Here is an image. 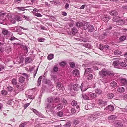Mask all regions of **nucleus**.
Returning a JSON list of instances; mask_svg holds the SVG:
<instances>
[{"label":"nucleus","instance_id":"50","mask_svg":"<svg viewBox=\"0 0 127 127\" xmlns=\"http://www.w3.org/2000/svg\"><path fill=\"white\" fill-rule=\"evenodd\" d=\"M71 125L70 122H67L65 125V127H69Z\"/></svg>","mask_w":127,"mask_h":127},{"label":"nucleus","instance_id":"10","mask_svg":"<svg viewBox=\"0 0 127 127\" xmlns=\"http://www.w3.org/2000/svg\"><path fill=\"white\" fill-rule=\"evenodd\" d=\"M125 22L124 20L120 19L118 20L117 23L119 25H122L124 24Z\"/></svg>","mask_w":127,"mask_h":127},{"label":"nucleus","instance_id":"11","mask_svg":"<svg viewBox=\"0 0 127 127\" xmlns=\"http://www.w3.org/2000/svg\"><path fill=\"white\" fill-rule=\"evenodd\" d=\"M84 84L82 83L80 86V89L82 91H84L87 90L88 88L85 87Z\"/></svg>","mask_w":127,"mask_h":127},{"label":"nucleus","instance_id":"26","mask_svg":"<svg viewBox=\"0 0 127 127\" xmlns=\"http://www.w3.org/2000/svg\"><path fill=\"white\" fill-rule=\"evenodd\" d=\"M92 69L90 68H88L85 69V72L86 73H91L92 71Z\"/></svg>","mask_w":127,"mask_h":127},{"label":"nucleus","instance_id":"12","mask_svg":"<svg viewBox=\"0 0 127 127\" xmlns=\"http://www.w3.org/2000/svg\"><path fill=\"white\" fill-rule=\"evenodd\" d=\"M122 54V52L120 51L116 50L114 51V54L115 56H119Z\"/></svg>","mask_w":127,"mask_h":127},{"label":"nucleus","instance_id":"19","mask_svg":"<svg viewBox=\"0 0 127 127\" xmlns=\"http://www.w3.org/2000/svg\"><path fill=\"white\" fill-rule=\"evenodd\" d=\"M76 26L79 28H81L83 27V24L82 23L80 22H79L76 23Z\"/></svg>","mask_w":127,"mask_h":127},{"label":"nucleus","instance_id":"7","mask_svg":"<svg viewBox=\"0 0 127 127\" xmlns=\"http://www.w3.org/2000/svg\"><path fill=\"white\" fill-rule=\"evenodd\" d=\"M23 60V58H17L15 59L14 62L16 61V64H20L22 62Z\"/></svg>","mask_w":127,"mask_h":127},{"label":"nucleus","instance_id":"36","mask_svg":"<svg viewBox=\"0 0 127 127\" xmlns=\"http://www.w3.org/2000/svg\"><path fill=\"white\" fill-rule=\"evenodd\" d=\"M53 98L52 97H48L47 99V101L49 102V103H52L53 101Z\"/></svg>","mask_w":127,"mask_h":127},{"label":"nucleus","instance_id":"22","mask_svg":"<svg viewBox=\"0 0 127 127\" xmlns=\"http://www.w3.org/2000/svg\"><path fill=\"white\" fill-rule=\"evenodd\" d=\"M2 33L4 35H7L9 34V33L8 31L5 29H4L2 30Z\"/></svg>","mask_w":127,"mask_h":127},{"label":"nucleus","instance_id":"1","mask_svg":"<svg viewBox=\"0 0 127 127\" xmlns=\"http://www.w3.org/2000/svg\"><path fill=\"white\" fill-rule=\"evenodd\" d=\"M10 15L6 13H2L0 14V20H1L2 22L1 23L4 25H6L8 18V19L10 17Z\"/></svg>","mask_w":127,"mask_h":127},{"label":"nucleus","instance_id":"46","mask_svg":"<svg viewBox=\"0 0 127 127\" xmlns=\"http://www.w3.org/2000/svg\"><path fill=\"white\" fill-rule=\"evenodd\" d=\"M77 104V102L75 100L73 101L71 103V104L72 106H76Z\"/></svg>","mask_w":127,"mask_h":127},{"label":"nucleus","instance_id":"63","mask_svg":"<svg viewBox=\"0 0 127 127\" xmlns=\"http://www.w3.org/2000/svg\"><path fill=\"white\" fill-rule=\"evenodd\" d=\"M93 117H94V120H95L96 118H97V116H98V115L96 114H93Z\"/></svg>","mask_w":127,"mask_h":127},{"label":"nucleus","instance_id":"33","mask_svg":"<svg viewBox=\"0 0 127 127\" xmlns=\"http://www.w3.org/2000/svg\"><path fill=\"white\" fill-rule=\"evenodd\" d=\"M82 96L83 98L85 100L89 99V97L86 95L82 94Z\"/></svg>","mask_w":127,"mask_h":127},{"label":"nucleus","instance_id":"28","mask_svg":"<svg viewBox=\"0 0 127 127\" xmlns=\"http://www.w3.org/2000/svg\"><path fill=\"white\" fill-rule=\"evenodd\" d=\"M83 46L85 47L86 48H89L90 47L91 45L89 43H86L82 44Z\"/></svg>","mask_w":127,"mask_h":127},{"label":"nucleus","instance_id":"27","mask_svg":"<svg viewBox=\"0 0 127 127\" xmlns=\"http://www.w3.org/2000/svg\"><path fill=\"white\" fill-rule=\"evenodd\" d=\"M95 92L97 94L100 95L101 94L102 91L100 89H97L95 90Z\"/></svg>","mask_w":127,"mask_h":127},{"label":"nucleus","instance_id":"30","mask_svg":"<svg viewBox=\"0 0 127 127\" xmlns=\"http://www.w3.org/2000/svg\"><path fill=\"white\" fill-rule=\"evenodd\" d=\"M54 57V55L53 54H51L47 57V58L49 60H50L52 59Z\"/></svg>","mask_w":127,"mask_h":127},{"label":"nucleus","instance_id":"15","mask_svg":"<svg viewBox=\"0 0 127 127\" xmlns=\"http://www.w3.org/2000/svg\"><path fill=\"white\" fill-rule=\"evenodd\" d=\"M117 91L119 92L122 93L125 91V89L124 88L122 87H120L117 89Z\"/></svg>","mask_w":127,"mask_h":127},{"label":"nucleus","instance_id":"8","mask_svg":"<svg viewBox=\"0 0 127 127\" xmlns=\"http://www.w3.org/2000/svg\"><path fill=\"white\" fill-rule=\"evenodd\" d=\"M79 86L77 84L74 85L73 86V89L75 91H77L79 89Z\"/></svg>","mask_w":127,"mask_h":127},{"label":"nucleus","instance_id":"31","mask_svg":"<svg viewBox=\"0 0 127 127\" xmlns=\"http://www.w3.org/2000/svg\"><path fill=\"white\" fill-rule=\"evenodd\" d=\"M15 19L17 21H19L22 20V18L19 16L16 15L15 16Z\"/></svg>","mask_w":127,"mask_h":127},{"label":"nucleus","instance_id":"2","mask_svg":"<svg viewBox=\"0 0 127 127\" xmlns=\"http://www.w3.org/2000/svg\"><path fill=\"white\" fill-rule=\"evenodd\" d=\"M99 73L100 75L104 76H106L107 75H109L112 74L111 71H108L107 70L105 69H102L101 71H99Z\"/></svg>","mask_w":127,"mask_h":127},{"label":"nucleus","instance_id":"6","mask_svg":"<svg viewBox=\"0 0 127 127\" xmlns=\"http://www.w3.org/2000/svg\"><path fill=\"white\" fill-rule=\"evenodd\" d=\"M121 84L122 86H126L127 84V80L125 78H122L121 80Z\"/></svg>","mask_w":127,"mask_h":127},{"label":"nucleus","instance_id":"45","mask_svg":"<svg viewBox=\"0 0 127 127\" xmlns=\"http://www.w3.org/2000/svg\"><path fill=\"white\" fill-rule=\"evenodd\" d=\"M25 8V7H17V8L19 10H20V11H24L25 10H27L26 9H24Z\"/></svg>","mask_w":127,"mask_h":127},{"label":"nucleus","instance_id":"38","mask_svg":"<svg viewBox=\"0 0 127 127\" xmlns=\"http://www.w3.org/2000/svg\"><path fill=\"white\" fill-rule=\"evenodd\" d=\"M57 114L58 116L60 117H62L64 116V113L62 112H58Z\"/></svg>","mask_w":127,"mask_h":127},{"label":"nucleus","instance_id":"47","mask_svg":"<svg viewBox=\"0 0 127 127\" xmlns=\"http://www.w3.org/2000/svg\"><path fill=\"white\" fill-rule=\"evenodd\" d=\"M126 38V37L124 36H121L120 38L121 41H123L125 40Z\"/></svg>","mask_w":127,"mask_h":127},{"label":"nucleus","instance_id":"9","mask_svg":"<svg viewBox=\"0 0 127 127\" xmlns=\"http://www.w3.org/2000/svg\"><path fill=\"white\" fill-rule=\"evenodd\" d=\"M106 110H108L111 111H112L114 109V107L113 105H110L108 106L106 108Z\"/></svg>","mask_w":127,"mask_h":127},{"label":"nucleus","instance_id":"14","mask_svg":"<svg viewBox=\"0 0 127 127\" xmlns=\"http://www.w3.org/2000/svg\"><path fill=\"white\" fill-rule=\"evenodd\" d=\"M109 13L110 14L113 16H114L117 15L118 13L115 10H112L110 11Z\"/></svg>","mask_w":127,"mask_h":127},{"label":"nucleus","instance_id":"5","mask_svg":"<svg viewBox=\"0 0 127 127\" xmlns=\"http://www.w3.org/2000/svg\"><path fill=\"white\" fill-rule=\"evenodd\" d=\"M56 88L58 90V91L59 90V91H60L61 89L62 90L64 89V87L63 86H62L61 84L60 83H57V85L56 86Z\"/></svg>","mask_w":127,"mask_h":127},{"label":"nucleus","instance_id":"48","mask_svg":"<svg viewBox=\"0 0 127 127\" xmlns=\"http://www.w3.org/2000/svg\"><path fill=\"white\" fill-rule=\"evenodd\" d=\"M119 61L118 60L115 61L113 62V63L114 66H117L119 64Z\"/></svg>","mask_w":127,"mask_h":127},{"label":"nucleus","instance_id":"39","mask_svg":"<svg viewBox=\"0 0 127 127\" xmlns=\"http://www.w3.org/2000/svg\"><path fill=\"white\" fill-rule=\"evenodd\" d=\"M97 95L95 93H92L90 95V97L92 98H95L96 96Z\"/></svg>","mask_w":127,"mask_h":127},{"label":"nucleus","instance_id":"4","mask_svg":"<svg viewBox=\"0 0 127 127\" xmlns=\"http://www.w3.org/2000/svg\"><path fill=\"white\" fill-rule=\"evenodd\" d=\"M32 91H30L29 90L27 91L25 93L26 95H27L28 96H27L30 99H34V96L32 95V94H30V93H32Z\"/></svg>","mask_w":127,"mask_h":127},{"label":"nucleus","instance_id":"53","mask_svg":"<svg viewBox=\"0 0 127 127\" xmlns=\"http://www.w3.org/2000/svg\"><path fill=\"white\" fill-rule=\"evenodd\" d=\"M26 124V122H24L21 124L19 126V127H24Z\"/></svg>","mask_w":127,"mask_h":127},{"label":"nucleus","instance_id":"24","mask_svg":"<svg viewBox=\"0 0 127 127\" xmlns=\"http://www.w3.org/2000/svg\"><path fill=\"white\" fill-rule=\"evenodd\" d=\"M73 74L75 75L78 76L79 74V72L78 70L75 69L73 71Z\"/></svg>","mask_w":127,"mask_h":127},{"label":"nucleus","instance_id":"56","mask_svg":"<svg viewBox=\"0 0 127 127\" xmlns=\"http://www.w3.org/2000/svg\"><path fill=\"white\" fill-rule=\"evenodd\" d=\"M60 101V98L58 97H57L55 99V102L56 103H58Z\"/></svg>","mask_w":127,"mask_h":127},{"label":"nucleus","instance_id":"18","mask_svg":"<svg viewBox=\"0 0 127 127\" xmlns=\"http://www.w3.org/2000/svg\"><path fill=\"white\" fill-rule=\"evenodd\" d=\"M78 30L76 28L74 27L72 30V33L73 34H75L77 32Z\"/></svg>","mask_w":127,"mask_h":127},{"label":"nucleus","instance_id":"3","mask_svg":"<svg viewBox=\"0 0 127 127\" xmlns=\"http://www.w3.org/2000/svg\"><path fill=\"white\" fill-rule=\"evenodd\" d=\"M55 102H53L52 103H49L48 104L46 108L47 109V111L50 110L56 107V105H55Z\"/></svg>","mask_w":127,"mask_h":127},{"label":"nucleus","instance_id":"61","mask_svg":"<svg viewBox=\"0 0 127 127\" xmlns=\"http://www.w3.org/2000/svg\"><path fill=\"white\" fill-rule=\"evenodd\" d=\"M93 77V75L91 74H90L88 75V79L89 80H91Z\"/></svg>","mask_w":127,"mask_h":127},{"label":"nucleus","instance_id":"62","mask_svg":"<svg viewBox=\"0 0 127 127\" xmlns=\"http://www.w3.org/2000/svg\"><path fill=\"white\" fill-rule=\"evenodd\" d=\"M22 17L23 18H25V20H28L29 19V18L28 17L24 15H22Z\"/></svg>","mask_w":127,"mask_h":127},{"label":"nucleus","instance_id":"52","mask_svg":"<svg viewBox=\"0 0 127 127\" xmlns=\"http://www.w3.org/2000/svg\"><path fill=\"white\" fill-rule=\"evenodd\" d=\"M6 52L8 53H9L11 51V48L9 47H8L6 48Z\"/></svg>","mask_w":127,"mask_h":127},{"label":"nucleus","instance_id":"16","mask_svg":"<svg viewBox=\"0 0 127 127\" xmlns=\"http://www.w3.org/2000/svg\"><path fill=\"white\" fill-rule=\"evenodd\" d=\"M89 26V23H86L83 25L82 27H83V28L84 29L86 30L87 29V28L88 29Z\"/></svg>","mask_w":127,"mask_h":127},{"label":"nucleus","instance_id":"49","mask_svg":"<svg viewBox=\"0 0 127 127\" xmlns=\"http://www.w3.org/2000/svg\"><path fill=\"white\" fill-rule=\"evenodd\" d=\"M63 107V105L61 104H59L57 106V109L60 110Z\"/></svg>","mask_w":127,"mask_h":127},{"label":"nucleus","instance_id":"54","mask_svg":"<svg viewBox=\"0 0 127 127\" xmlns=\"http://www.w3.org/2000/svg\"><path fill=\"white\" fill-rule=\"evenodd\" d=\"M7 90L9 91H12L13 90V88L11 86L8 87H7Z\"/></svg>","mask_w":127,"mask_h":127},{"label":"nucleus","instance_id":"64","mask_svg":"<svg viewBox=\"0 0 127 127\" xmlns=\"http://www.w3.org/2000/svg\"><path fill=\"white\" fill-rule=\"evenodd\" d=\"M99 49L101 50H102L103 48V45L102 44H100L99 46Z\"/></svg>","mask_w":127,"mask_h":127},{"label":"nucleus","instance_id":"57","mask_svg":"<svg viewBox=\"0 0 127 127\" xmlns=\"http://www.w3.org/2000/svg\"><path fill=\"white\" fill-rule=\"evenodd\" d=\"M62 102L64 105H66L67 104V101L64 98H63L62 100Z\"/></svg>","mask_w":127,"mask_h":127},{"label":"nucleus","instance_id":"25","mask_svg":"<svg viewBox=\"0 0 127 127\" xmlns=\"http://www.w3.org/2000/svg\"><path fill=\"white\" fill-rule=\"evenodd\" d=\"M4 44V43H1V42H0V52H3L4 48L2 46Z\"/></svg>","mask_w":127,"mask_h":127},{"label":"nucleus","instance_id":"43","mask_svg":"<svg viewBox=\"0 0 127 127\" xmlns=\"http://www.w3.org/2000/svg\"><path fill=\"white\" fill-rule=\"evenodd\" d=\"M34 113L37 115L39 117H42V116L41 114L39 112H33Z\"/></svg>","mask_w":127,"mask_h":127},{"label":"nucleus","instance_id":"35","mask_svg":"<svg viewBox=\"0 0 127 127\" xmlns=\"http://www.w3.org/2000/svg\"><path fill=\"white\" fill-rule=\"evenodd\" d=\"M7 91L5 90H3L1 92V94L3 95H6L7 94Z\"/></svg>","mask_w":127,"mask_h":127},{"label":"nucleus","instance_id":"32","mask_svg":"<svg viewBox=\"0 0 127 127\" xmlns=\"http://www.w3.org/2000/svg\"><path fill=\"white\" fill-rule=\"evenodd\" d=\"M111 86L113 88H115L117 86L116 83L115 81H112L111 83Z\"/></svg>","mask_w":127,"mask_h":127},{"label":"nucleus","instance_id":"60","mask_svg":"<svg viewBox=\"0 0 127 127\" xmlns=\"http://www.w3.org/2000/svg\"><path fill=\"white\" fill-rule=\"evenodd\" d=\"M45 39L44 38H39L38 39V41L39 42H43L44 41Z\"/></svg>","mask_w":127,"mask_h":127},{"label":"nucleus","instance_id":"55","mask_svg":"<svg viewBox=\"0 0 127 127\" xmlns=\"http://www.w3.org/2000/svg\"><path fill=\"white\" fill-rule=\"evenodd\" d=\"M79 122V120L77 119H76L74 120L73 123L75 124H78Z\"/></svg>","mask_w":127,"mask_h":127},{"label":"nucleus","instance_id":"51","mask_svg":"<svg viewBox=\"0 0 127 127\" xmlns=\"http://www.w3.org/2000/svg\"><path fill=\"white\" fill-rule=\"evenodd\" d=\"M103 17L105 18L107 20V21H108L110 18V17L109 16L105 15H104Z\"/></svg>","mask_w":127,"mask_h":127},{"label":"nucleus","instance_id":"21","mask_svg":"<svg viewBox=\"0 0 127 127\" xmlns=\"http://www.w3.org/2000/svg\"><path fill=\"white\" fill-rule=\"evenodd\" d=\"M25 80V78L22 76H20L19 79V81L20 82L23 83Z\"/></svg>","mask_w":127,"mask_h":127},{"label":"nucleus","instance_id":"34","mask_svg":"<svg viewBox=\"0 0 127 127\" xmlns=\"http://www.w3.org/2000/svg\"><path fill=\"white\" fill-rule=\"evenodd\" d=\"M93 114H92L91 115L89 116L88 119L89 121H94V117L93 116Z\"/></svg>","mask_w":127,"mask_h":127},{"label":"nucleus","instance_id":"13","mask_svg":"<svg viewBox=\"0 0 127 127\" xmlns=\"http://www.w3.org/2000/svg\"><path fill=\"white\" fill-rule=\"evenodd\" d=\"M88 31L90 32H92L94 30V27L93 25H90L88 28Z\"/></svg>","mask_w":127,"mask_h":127},{"label":"nucleus","instance_id":"58","mask_svg":"<svg viewBox=\"0 0 127 127\" xmlns=\"http://www.w3.org/2000/svg\"><path fill=\"white\" fill-rule=\"evenodd\" d=\"M30 104V103L25 104H24V108L26 109V108Z\"/></svg>","mask_w":127,"mask_h":127},{"label":"nucleus","instance_id":"37","mask_svg":"<svg viewBox=\"0 0 127 127\" xmlns=\"http://www.w3.org/2000/svg\"><path fill=\"white\" fill-rule=\"evenodd\" d=\"M33 14L34 15L37 17H41L42 16V15L40 13L35 12H33Z\"/></svg>","mask_w":127,"mask_h":127},{"label":"nucleus","instance_id":"20","mask_svg":"<svg viewBox=\"0 0 127 127\" xmlns=\"http://www.w3.org/2000/svg\"><path fill=\"white\" fill-rule=\"evenodd\" d=\"M119 64L120 66L123 67H125L127 65L125 62H120Z\"/></svg>","mask_w":127,"mask_h":127},{"label":"nucleus","instance_id":"44","mask_svg":"<svg viewBox=\"0 0 127 127\" xmlns=\"http://www.w3.org/2000/svg\"><path fill=\"white\" fill-rule=\"evenodd\" d=\"M12 82L14 85H16L17 84L16 80L15 79H13L12 80Z\"/></svg>","mask_w":127,"mask_h":127},{"label":"nucleus","instance_id":"23","mask_svg":"<svg viewBox=\"0 0 127 127\" xmlns=\"http://www.w3.org/2000/svg\"><path fill=\"white\" fill-rule=\"evenodd\" d=\"M114 96L112 93H109L107 95V97L111 99L114 97Z\"/></svg>","mask_w":127,"mask_h":127},{"label":"nucleus","instance_id":"59","mask_svg":"<svg viewBox=\"0 0 127 127\" xmlns=\"http://www.w3.org/2000/svg\"><path fill=\"white\" fill-rule=\"evenodd\" d=\"M69 64L70 67L72 68L74 67L75 66V64L73 62H70Z\"/></svg>","mask_w":127,"mask_h":127},{"label":"nucleus","instance_id":"40","mask_svg":"<svg viewBox=\"0 0 127 127\" xmlns=\"http://www.w3.org/2000/svg\"><path fill=\"white\" fill-rule=\"evenodd\" d=\"M25 61L27 63H30L32 61V60L30 58L28 57L26 58Z\"/></svg>","mask_w":127,"mask_h":127},{"label":"nucleus","instance_id":"41","mask_svg":"<svg viewBox=\"0 0 127 127\" xmlns=\"http://www.w3.org/2000/svg\"><path fill=\"white\" fill-rule=\"evenodd\" d=\"M119 17L118 16H116L114 17L112 19L113 21L114 22H116L117 23V22L119 20Z\"/></svg>","mask_w":127,"mask_h":127},{"label":"nucleus","instance_id":"17","mask_svg":"<svg viewBox=\"0 0 127 127\" xmlns=\"http://www.w3.org/2000/svg\"><path fill=\"white\" fill-rule=\"evenodd\" d=\"M108 118L109 120H115L117 118V117L115 115H111L108 117Z\"/></svg>","mask_w":127,"mask_h":127},{"label":"nucleus","instance_id":"42","mask_svg":"<svg viewBox=\"0 0 127 127\" xmlns=\"http://www.w3.org/2000/svg\"><path fill=\"white\" fill-rule=\"evenodd\" d=\"M23 49L24 50V52L26 54L28 52V49L27 47L26 46H24L23 47Z\"/></svg>","mask_w":127,"mask_h":127},{"label":"nucleus","instance_id":"29","mask_svg":"<svg viewBox=\"0 0 127 127\" xmlns=\"http://www.w3.org/2000/svg\"><path fill=\"white\" fill-rule=\"evenodd\" d=\"M42 79V76H41L39 77L37 81V85L38 86H39L40 85Z\"/></svg>","mask_w":127,"mask_h":127}]
</instances>
